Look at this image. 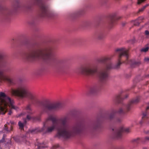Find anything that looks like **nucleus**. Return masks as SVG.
Here are the masks:
<instances>
[{
    "label": "nucleus",
    "instance_id": "1",
    "mask_svg": "<svg viewBox=\"0 0 149 149\" xmlns=\"http://www.w3.org/2000/svg\"><path fill=\"white\" fill-rule=\"evenodd\" d=\"M72 115L71 112L68 113L59 118L49 115L44 122L42 127L30 129L29 133L31 134L41 132L44 134L51 133L56 129L57 130L56 137L59 138L68 139L74 135L81 133L85 131H93V124L87 126L77 124L72 127L68 122Z\"/></svg>",
    "mask_w": 149,
    "mask_h": 149
},
{
    "label": "nucleus",
    "instance_id": "2",
    "mask_svg": "<svg viewBox=\"0 0 149 149\" xmlns=\"http://www.w3.org/2000/svg\"><path fill=\"white\" fill-rule=\"evenodd\" d=\"M116 53L118 55V62L113 65L111 60V56L103 57L97 60L98 63L104 64L103 67L100 69L98 72V77L101 82V84H96L91 86L89 88V92L92 94L97 93L101 89L103 85L106 83L109 74V71L113 69L119 68L121 61L126 64H129L132 67L139 65L141 63L139 61H136L133 60H128L129 55L128 50L124 48H118L116 49Z\"/></svg>",
    "mask_w": 149,
    "mask_h": 149
},
{
    "label": "nucleus",
    "instance_id": "3",
    "mask_svg": "<svg viewBox=\"0 0 149 149\" xmlns=\"http://www.w3.org/2000/svg\"><path fill=\"white\" fill-rule=\"evenodd\" d=\"M11 93L13 95L17 96L20 99H22L24 98H27L31 100V103H29L23 108L24 111L21 114L22 115L27 114L26 118L24 120V123L19 121L18 125L19 128L23 130L24 126V124H26V120H30L32 117L31 115L33 114L31 105L38 103L39 101L36 95L33 93L29 91L27 86L24 84L19 85L16 89H12Z\"/></svg>",
    "mask_w": 149,
    "mask_h": 149
},
{
    "label": "nucleus",
    "instance_id": "4",
    "mask_svg": "<svg viewBox=\"0 0 149 149\" xmlns=\"http://www.w3.org/2000/svg\"><path fill=\"white\" fill-rule=\"evenodd\" d=\"M24 58L26 60L34 62L40 59L51 63L56 59L53 48L51 47L40 48L36 45L32 46L24 54Z\"/></svg>",
    "mask_w": 149,
    "mask_h": 149
},
{
    "label": "nucleus",
    "instance_id": "5",
    "mask_svg": "<svg viewBox=\"0 0 149 149\" xmlns=\"http://www.w3.org/2000/svg\"><path fill=\"white\" fill-rule=\"evenodd\" d=\"M63 104L61 102H57L55 103L50 102L44 103L41 105V111L40 115L34 117V119L38 121L40 120L41 116L44 113L49 114L52 111H57L63 108Z\"/></svg>",
    "mask_w": 149,
    "mask_h": 149
},
{
    "label": "nucleus",
    "instance_id": "6",
    "mask_svg": "<svg viewBox=\"0 0 149 149\" xmlns=\"http://www.w3.org/2000/svg\"><path fill=\"white\" fill-rule=\"evenodd\" d=\"M14 100L2 92L0 93V114H4L8 108L17 110L18 108L14 105Z\"/></svg>",
    "mask_w": 149,
    "mask_h": 149
},
{
    "label": "nucleus",
    "instance_id": "7",
    "mask_svg": "<svg viewBox=\"0 0 149 149\" xmlns=\"http://www.w3.org/2000/svg\"><path fill=\"white\" fill-rule=\"evenodd\" d=\"M75 72L79 74L87 76H93L98 72L97 66L95 65H87L81 66L77 68Z\"/></svg>",
    "mask_w": 149,
    "mask_h": 149
},
{
    "label": "nucleus",
    "instance_id": "8",
    "mask_svg": "<svg viewBox=\"0 0 149 149\" xmlns=\"http://www.w3.org/2000/svg\"><path fill=\"white\" fill-rule=\"evenodd\" d=\"M118 113L119 114H123L125 113V112L121 108H120L118 111L113 110L111 113L104 117L105 119L112 121L114 123H120L122 121V118L121 117H116L115 114Z\"/></svg>",
    "mask_w": 149,
    "mask_h": 149
},
{
    "label": "nucleus",
    "instance_id": "9",
    "mask_svg": "<svg viewBox=\"0 0 149 149\" xmlns=\"http://www.w3.org/2000/svg\"><path fill=\"white\" fill-rule=\"evenodd\" d=\"M2 57V55L0 53V68L3 66L4 63ZM7 81L11 85H13L15 84L13 80L5 74L4 71L0 69V81Z\"/></svg>",
    "mask_w": 149,
    "mask_h": 149
},
{
    "label": "nucleus",
    "instance_id": "10",
    "mask_svg": "<svg viewBox=\"0 0 149 149\" xmlns=\"http://www.w3.org/2000/svg\"><path fill=\"white\" fill-rule=\"evenodd\" d=\"M33 4L39 7L40 12V14L41 17H50L49 13L47 10V7L42 0H35Z\"/></svg>",
    "mask_w": 149,
    "mask_h": 149
},
{
    "label": "nucleus",
    "instance_id": "11",
    "mask_svg": "<svg viewBox=\"0 0 149 149\" xmlns=\"http://www.w3.org/2000/svg\"><path fill=\"white\" fill-rule=\"evenodd\" d=\"M130 131L129 128H125L123 127H121L117 129L114 131L113 134V137L116 139H119L121 138L122 133L123 132H128Z\"/></svg>",
    "mask_w": 149,
    "mask_h": 149
},
{
    "label": "nucleus",
    "instance_id": "12",
    "mask_svg": "<svg viewBox=\"0 0 149 149\" xmlns=\"http://www.w3.org/2000/svg\"><path fill=\"white\" fill-rule=\"evenodd\" d=\"M140 100V97H137L130 101L126 106L125 109L127 111H130L133 105L138 103L139 102Z\"/></svg>",
    "mask_w": 149,
    "mask_h": 149
},
{
    "label": "nucleus",
    "instance_id": "13",
    "mask_svg": "<svg viewBox=\"0 0 149 149\" xmlns=\"http://www.w3.org/2000/svg\"><path fill=\"white\" fill-rule=\"evenodd\" d=\"M15 124L16 123L13 121H10V123L7 122L4 125V130L7 133L13 131V125Z\"/></svg>",
    "mask_w": 149,
    "mask_h": 149
},
{
    "label": "nucleus",
    "instance_id": "14",
    "mask_svg": "<svg viewBox=\"0 0 149 149\" xmlns=\"http://www.w3.org/2000/svg\"><path fill=\"white\" fill-rule=\"evenodd\" d=\"M4 139L3 138L0 140V149H8L12 146V143L10 141L6 144L4 142Z\"/></svg>",
    "mask_w": 149,
    "mask_h": 149
},
{
    "label": "nucleus",
    "instance_id": "15",
    "mask_svg": "<svg viewBox=\"0 0 149 149\" xmlns=\"http://www.w3.org/2000/svg\"><path fill=\"white\" fill-rule=\"evenodd\" d=\"M121 17L117 16L116 13L112 14L109 16V24L111 25L113 24L116 20L120 19Z\"/></svg>",
    "mask_w": 149,
    "mask_h": 149
},
{
    "label": "nucleus",
    "instance_id": "16",
    "mask_svg": "<svg viewBox=\"0 0 149 149\" xmlns=\"http://www.w3.org/2000/svg\"><path fill=\"white\" fill-rule=\"evenodd\" d=\"M1 10L4 17L7 19L11 14L10 11L5 7H1Z\"/></svg>",
    "mask_w": 149,
    "mask_h": 149
},
{
    "label": "nucleus",
    "instance_id": "17",
    "mask_svg": "<svg viewBox=\"0 0 149 149\" xmlns=\"http://www.w3.org/2000/svg\"><path fill=\"white\" fill-rule=\"evenodd\" d=\"M139 141H141L143 143L149 141V136H146L144 138H138L133 140L134 142H135L137 143H139Z\"/></svg>",
    "mask_w": 149,
    "mask_h": 149
},
{
    "label": "nucleus",
    "instance_id": "18",
    "mask_svg": "<svg viewBox=\"0 0 149 149\" xmlns=\"http://www.w3.org/2000/svg\"><path fill=\"white\" fill-rule=\"evenodd\" d=\"M26 136H24L23 137H20L17 136L13 137L14 140L17 142H20L21 141L25 142L26 141Z\"/></svg>",
    "mask_w": 149,
    "mask_h": 149
},
{
    "label": "nucleus",
    "instance_id": "19",
    "mask_svg": "<svg viewBox=\"0 0 149 149\" xmlns=\"http://www.w3.org/2000/svg\"><path fill=\"white\" fill-rule=\"evenodd\" d=\"M143 19V17H140L135 20L132 21V22L134 25L135 26H138L140 23L142 22Z\"/></svg>",
    "mask_w": 149,
    "mask_h": 149
},
{
    "label": "nucleus",
    "instance_id": "20",
    "mask_svg": "<svg viewBox=\"0 0 149 149\" xmlns=\"http://www.w3.org/2000/svg\"><path fill=\"white\" fill-rule=\"evenodd\" d=\"M98 39L99 40L102 39L104 37V33L103 32H100L98 33L96 35Z\"/></svg>",
    "mask_w": 149,
    "mask_h": 149
},
{
    "label": "nucleus",
    "instance_id": "21",
    "mask_svg": "<svg viewBox=\"0 0 149 149\" xmlns=\"http://www.w3.org/2000/svg\"><path fill=\"white\" fill-rule=\"evenodd\" d=\"M123 99L121 95H118L116 97V100L118 103H120Z\"/></svg>",
    "mask_w": 149,
    "mask_h": 149
},
{
    "label": "nucleus",
    "instance_id": "22",
    "mask_svg": "<svg viewBox=\"0 0 149 149\" xmlns=\"http://www.w3.org/2000/svg\"><path fill=\"white\" fill-rule=\"evenodd\" d=\"M149 49V47H144L141 49V52H146Z\"/></svg>",
    "mask_w": 149,
    "mask_h": 149
},
{
    "label": "nucleus",
    "instance_id": "23",
    "mask_svg": "<svg viewBox=\"0 0 149 149\" xmlns=\"http://www.w3.org/2000/svg\"><path fill=\"white\" fill-rule=\"evenodd\" d=\"M148 5H146L144 6L142 8L140 9L139 10L138 12L140 13V12H142Z\"/></svg>",
    "mask_w": 149,
    "mask_h": 149
},
{
    "label": "nucleus",
    "instance_id": "24",
    "mask_svg": "<svg viewBox=\"0 0 149 149\" xmlns=\"http://www.w3.org/2000/svg\"><path fill=\"white\" fill-rule=\"evenodd\" d=\"M146 0H138L137 2V4H140L144 2Z\"/></svg>",
    "mask_w": 149,
    "mask_h": 149
},
{
    "label": "nucleus",
    "instance_id": "25",
    "mask_svg": "<svg viewBox=\"0 0 149 149\" xmlns=\"http://www.w3.org/2000/svg\"><path fill=\"white\" fill-rule=\"evenodd\" d=\"M144 61L145 62L149 63V58L148 57H145L144 59Z\"/></svg>",
    "mask_w": 149,
    "mask_h": 149
},
{
    "label": "nucleus",
    "instance_id": "26",
    "mask_svg": "<svg viewBox=\"0 0 149 149\" xmlns=\"http://www.w3.org/2000/svg\"><path fill=\"white\" fill-rule=\"evenodd\" d=\"M57 62L60 64H62L63 63V61L62 60H58Z\"/></svg>",
    "mask_w": 149,
    "mask_h": 149
},
{
    "label": "nucleus",
    "instance_id": "27",
    "mask_svg": "<svg viewBox=\"0 0 149 149\" xmlns=\"http://www.w3.org/2000/svg\"><path fill=\"white\" fill-rule=\"evenodd\" d=\"M135 40L134 39H133L129 41V42L131 43H133L135 42Z\"/></svg>",
    "mask_w": 149,
    "mask_h": 149
},
{
    "label": "nucleus",
    "instance_id": "28",
    "mask_svg": "<svg viewBox=\"0 0 149 149\" xmlns=\"http://www.w3.org/2000/svg\"><path fill=\"white\" fill-rule=\"evenodd\" d=\"M44 147L43 146H41L40 144H39L38 146V149H41L42 148H43Z\"/></svg>",
    "mask_w": 149,
    "mask_h": 149
},
{
    "label": "nucleus",
    "instance_id": "29",
    "mask_svg": "<svg viewBox=\"0 0 149 149\" xmlns=\"http://www.w3.org/2000/svg\"><path fill=\"white\" fill-rule=\"evenodd\" d=\"M59 145L58 144H57L56 145L54 146H53V148L52 149H56V148H58L59 147Z\"/></svg>",
    "mask_w": 149,
    "mask_h": 149
},
{
    "label": "nucleus",
    "instance_id": "30",
    "mask_svg": "<svg viewBox=\"0 0 149 149\" xmlns=\"http://www.w3.org/2000/svg\"><path fill=\"white\" fill-rule=\"evenodd\" d=\"M145 34L146 35H149V31H148V30H146L145 31Z\"/></svg>",
    "mask_w": 149,
    "mask_h": 149
},
{
    "label": "nucleus",
    "instance_id": "31",
    "mask_svg": "<svg viewBox=\"0 0 149 149\" xmlns=\"http://www.w3.org/2000/svg\"><path fill=\"white\" fill-rule=\"evenodd\" d=\"M144 132L146 134H149V130L145 131Z\"/></svg>",
    "mask_w": 149,
    "mask_h": 149
},
{
    "label": "nucleus",
    "instance_id": "32",
    "mask_svg": "<svg viewBox=\"0 0 149 149\" xmlns=\"http://www.w3.org/2000/svg\"><path fill=\"white\" fill-rule=\"evenodd\" d=\"M12 113V112L11 111H10L9 112H8V114L9 115H10Z\"/></svg>",
    "mask_w": 149,
    "mask_h": 149
},
{
    "label": "nucleus",
    "instance_id": "33",
    "mask_svg": "<svg viewBox=\"0 0 149 149\" xmlns=\"http://www.w3.org/2000/svg\"><path fill=\"white\" fill-rule=\"evenodd\" d=\"M31 7H30V6H29L28 7V9L29 10H30L31 9Z\"/></svg>",
    "mask_w": 149,
    "mask_h": 149
},
{
    "label": "nucleus",
    "instance_id": "34",
    "mask_svg": "<svg viewBox=\"0 0 149 149\" xmlns=\"http://www.w3.org/2000/svg\"><path fill=\"white\" fill-rule=\"evenodd\" d=\"M128 96V95H125V98H127V97Z\"/></svg>",
    "mask_w": 149,
    "mask_h": 149
},
{
    "label": "nucleus",
    "instance_id": "35",
    "mask_svg": "<svg viewBox=\"0 0 149 149\" xmlns=\"http://www.w3.org/2000/svg\"><path fill=\"white\" fill-rule=\"evenodd\" d=\"M19 5L18 3H17V7H19Z\"/></svg>",
    "mask_w": 149,
    "mask_h": 149
},
{
    "label": "nucleus",
    "instance_id": "36",
    "mask_svg": "<svg viewBox=\"0 0 149 149\" xmlns=\"http://www.w3.org/2000/svg\"><path fill=\"white\" fill-rule=\"evenodd\" d=\"M143 149H147V148L146 147L143 148Z\"/></svg>",
    "mask_w": 149,
    "mask_h": 149
},
{
    "label": "nucleus",
    "instance_id": "37",
    "mask_svg": "<svg viewBox=\"0 0 149 149\" xmlns=\"http://www.w3.org/2000/svg\"><path fill=\"white\" fill-rule=\"evenodd\" d=\"M113 131H114V129H113Z\"/></svg>",
    "mask_w": 149,
    "mask_h": 149
}]
</instances>
